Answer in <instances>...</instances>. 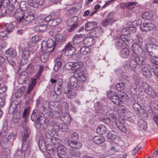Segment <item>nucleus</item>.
<instances>
[{
  "mask_svg": "<svg viewBox=\"0 0 158 158\" xmlns=\"http://www.w3.org/2000/svg\"><path fill=\"white\" fill-rule=\"evenodd\" d=\"M132 49L133 52L136 55H139L143 52L141 47L137 44H133Z\"/></svg>",
  "mask_w": 158,
  "mask_h": 158,
  "instance_id": "nucleus-19",
  "label": "nucleus"
},
{
  "mask_svg": "<svg viewBox=\"0 0 158 158\" xmlns=\"http://www.w3.org/2000/svg\"><path fill=\"white\" fill-rule=\"evenodd\" d=\"M24 11L21 10L19 12H16L15 15L18 17V21L19 24L22 26V22L24 18V16L26 15V13L23 12Z\"/></svg>",
  "mask_w": 158,
  "mask_h": 158,
  "instance_id": "nucleus-20",
  "label": "nucleus"
},
{
  "mask_svg": "<svg viewBox=\"0 0 158 158\" xmlns=\"http://www.w3.org/2000/svg\"><path fill=\"white\" fill-rule=\"evenodd\" d=\"M49 106L48 102L46 101L44 102L42 105L43 109L45 114L48 112Z\"/></svg>",
  "mask_w": 158,
  "mask_h": 158,
  "instance_id": "nucleus-63",
  "label": "nucleus"
},
{
  "mask_svg": "<svg viewBox=\"0 0 158 158\" xmlns=\"http://www.w3.org/2000/svg\"><path fill=\"white\" fill-rule=\"evenodd\" d=\"M43 113L41 112L40 111L38 118L36 120V123L38 124L39 128H40L41 125L45 122V118L43 116Z\"/></svg>",
  "mask_w": 158,
  "mask_h": 158,
  "instance_id": "nucleus-22",
  "label": "nucleus"
},
{
  "mask_svg": "<svg viewBox=\"0 0 158 158\" xmlns=\"http://www.w3.org/2000/svg\"><path fill=\"white\" fill-rule=\"evenodd\" d=\"M155 24L152 23H142L140 25V30L143 31H147L153 30L156 28Z\"/></svg>",
  "mask_w": 158,
  "mask_h": 158,
  "instance_id": "nucleus-6",
  "label": "nucleus"
},
{
  "mask_svg": "<svg viewBox=\"0 0 158 158\" xmlns=\"http://www.w3.org/2000/svg\"><path fill=\"white\" fill-rule=\"evenodd\" d=\"M28 79V74L25 71L21 73L19 75L18 79V82L19 84H22L24 83Z\"/></svg>",
  "mask_w": 158,
  "mask_h": 158,
  "instance_id": "nucleus-11",
  "label": "nucleus"
},
{
  "mask_svg": "<svg viewBox=\"0 0 158 158\" xmlns=\"http://www.w3.org/2000/svg\"><path fill=\"white\" fill-rule=\"evenodd\" d=\"M53 37H54L56 42H61L62 43H64L65 41V39L63 37V35L57 33L56 34V33H53Z\"/></svg>",
  "mask_w": 158,
  "mask_h": 158,
  "instance_id": "nucleus-28",
  "label": "nucleus"
},
{
  "mask_svg": "<svg viewBox=\"0 0 158 158\" xmlns=\"http://www.w3.org/2000/svg\"><path fill=\"white\" fill-rule=\"evenodd\" d=\"M130 101L132 105L133 109L137 114L141 116L142 114H144V113H145V110L143 109H141V106L137 102L135 98H131L130 99Z\"/></svg>",
  "mask_w": 158,
  "mask_h": 158,
  "instance_id": "nucleus-5",
  "label": "nucleus"
},
{
  "mask_svg": "<svg viewBox=\"0 0 158 158\" xmlns=\"http://www.w3.org/2000/svg\"><path fill=\"white\" fill-rule=\"evenodd\" d=\"M142 17L144 19L150 20L153 18V14L151 12H146L142 14Z\"/></svg>",
  "mask_w": 158,
  "mask_h": 158,
  "instance_id": "nucleus-40",
  "label": "nucleus"
},
{
  "mask_svg": "<svg viewBox=\"0 0 158 158\" xmlns=\"http://www.w3.org/2000/svg\"><path fill=\"white\" fill-rule=\"evenodd\" d=\"M94 39L92 37H87L84 38V43L88 46H90L94 43Z\"/></svg>",
  "mask_w": 158,
  "mask_h": 158,
  "instance_id": "nucleus-44",
  "label": "nucleus"
},
{
  "mask_svg": "<svg viewBox=\"0 0 158 158\" xmlns=\"http://www.w3.org/2000/svg\"><path fill=\"white\" fill-rule=\"evenodd\" d=\"M48 48H52L50 50H48L50 52H52L55 47V42L52 39H49L46 41Z\"/></svg>",
  "mask_w": 158,
  "mask_h": 158,
  "instance_id": "nucleus-39",
  "label": "nucleus"
},
{
  "mask_svg": "<svg viewBox=\"0 0 158 158\" xmlns=\"http://www.w3.org/2000/svg\"><path fill=\"white\" fill-rule=\"evenodd\" d=\"M59 129H60L61 131L62 132H69L67 125L65 124L61 123L59 124Z\"/></svg>",
  "mask_w": 158,
  "mask_h": 158,
  "instance_id": "nucleus-54",
  "label": "nucleus"
},
{
  "mask_svg": "<svg viewBox=\"0 0 158 158\" xmlns=\"http://www.w3.org/2000/svg\"><path fill=\"white\" fill-rule=\"evenodd\" d=\"M50 56V54L49 52L43 53L40 56V59L42 62L45 63L48 61Z\"/></svg>",
  "mask_w": 158,
  "mask_h": 158,
  "instance_id": "nucleus-38",
  "label": "nucleus"
},
{
  "mask_svg": "<svg viewBox=\"0 0 158 158\" xmlns=\"http://www.w3.org/2000/svg\"><path fill=\"white\" fill-rule=\"evenodd\" d=\"M50 142L54 145H57L61 142V140L57 137H52L50 139Z\"/></svg>",
  "mask_w": 158,
  "mask_h": 158,
  "instance_id": "nucleus-60",
  "label": "nucleus"
},
{
  "mask_svg": "<svg viewBox=\"0 0 158 158\" xmlns=\"http://www.w3.org/2000/svg\"><path fill=\"white\" fill-rule=\"evenodd\" d=\"M67 143L70 147L75 149H80L82 146V144L81 142L72 140H68Z\"/></svg>",
  "mask_w": 158,
  "mask_h": 158,
  "instance_id": "nucleus-9",
  "label": "nucleus"
},
{
  "mask_svg": "<svg viewBox=\"0 0 158 158\" xmlns=\"http://www.w3.org/2000/svg\"><path fill=\"white\" fill-rule=\"evenodd\" d=\"M6 27V31L8 32H11L15 28V26L11 23H5L4 24Z\"/></svg>",
  "mask_w": 158,
  "mask_h": 158,
  "instance_id": "nucleus-49",
  "label": "nucleus"
},
{
  "mask_svg": "<svg viewBox=\"0 0 158 158\" xmlns=\"http://www.w3.org/2000/svg\"><path fill=\"white\" fill-rule=\"evenodd\" d=\"M77 78L74 76H72L70 79V82L71 86L76 88L78 85Z\"/></svg>",
  "mask_w": 158,
  "mask_h": 158,
  "instance_id": "nucleus-43",
  "label": "nucleus"
},
{
  "mask_svg": "<svg viewBox=\"0 0 158 158\" xmlns=\"http://www.w3.org/2000/svg\"><path fill=\"white\" fill-rule=\"evenodd\" d=\"M97 23L94 22H89L85 25V29L86 31L92 30L94 27H96Z\"/></svg>",
  "mask_w": 158,
  "mask_h": 158,
  "instance_id": "nucleus-25",
  "label": "nucleus"
},
{
  "mask_svg": "<svg viewBox=\"0 0 158 158\" xmlns=\"http://www.w3.org/2000/svg\"><path fill=\"white\" fill-rule=\"evenodd\" d=\"M39 112L36 110H33L31 116V119L32 121H36L38 118Z\"/></svg>",
  "mask_w": 158,
  "mask_h": 158,
  "instance_id": "nucleus-58",
  "label": "nucleus"
},
{
  "mask_svg": "<svg viewBox=\"0 0 158 158\" xmlns=\"http://www.w3.org/2000/svg\"><path fill=\"white\" fill-rule=\"evenodd\" d=\"M93 143L96 144H100L103 143L105 141V138L101 135L94 136L92 139Z\"/></svg>",
  "mask_w": 158,
  "mask_h": 158,
  "instance_id": "nucleus-13",
  "label": "nucleus"
},
{
  "mask_svg": "<svg viewBox=\"0 0 158 158\" xmlns=\"http://www.w3.org/2000/svg\"><path fill=\"white\" fill-rule=\"evenodd\" d=\"M39 146L40 150L43 152L46 151V145L44 139L43 138H41L39 139Z\"/></svg>",
  "mask_w": 158,
  "mask_h": 158,
  "instance_id": "nucleus-35",
  "label": "nucleus"
},
{
  "mask_svg": "<svg viewBox=\"0 0 158 158\" xmlns=\"http://www.w3.org/2000/svg\"><path fill=\"white\" fill-rule=\"evenodd\" d=\"M57 155L60 158H62L60 156L64 155L66 153L67 149L65 146L62 144L59 145L57 148Z\"/></svg>",
  "mask_w": 158,
  "mask_h": 158,
  "instance_id": "nucleus-15",
  "label": "nucleus"
},
{
  "mask_svg": "<svg viewBox=\"0 0 158 158\" xmlns=\"http://www.w3.org/2000/svg\"><path fill=\"white\" fill-rule=\"evenodd\" d=\"M135 36L136 37L135 39L136 43L135 44H137L138 45L141 46L143 40V38L141 35L139 34H138L137 35H136Z\"/></svg>",
  "mask_w": 158,
  "mask_h": 158,
  "instance_id": "nucleus-57",
  "label": "nucleus"
},
{
  "mask_svg": "<svg viewBox=\"0 0 158 158\" xmlns=\"http://www.w3.org/2000/svg\"><path fill=\"white\" fill-rule=\"evenodd\" d=\"M77 79L80 81L84 82L87 80V77L84 73L80 72L77 74Z\"/></svg>",
  "mask_w": 158,
  "mask_h": 158,
  "instance_id": "nucleus-41",
  "label": "nucleus"
},
{
  "mask_svg": "<svg viewBox=\"0 0 158 158\" xmlns=\"http://www.w3.org/2000/svg\"><path fill=\"white\" fill-rule=\"evenodd\" d=\"M145 64L144 59L142 57L136 56L131 60L130 66L132 70L134 69L137 66H141Z\"/></svg>",
  "mask_w": 158,
  "mask_h": 158,
  "instance_id": "nucleus-4",
  "label": "nucleus"
},
{
  "mask_svg": "<svg viewBox=\"0 0 158 158\" xmlns=\"http://www.w3.org/2000/svg\"><path fill=\"white\" fill-rule=\"evenodd\" d=\"M25 152L20 150H18L15 154V158H24Z\"/></svg>",
  "mask_w": 158,
  "mask_h": 158,
  "instance_id": "nucleus-47",
  "label": "nucleus"
},
{
  "mask_svg": "<svg viewBox=\"0 0 158 158\" xmlns=\"http://www.w3.org/2000/svg\"><path fill=\"white\" fill-rule=\"evenodd\" d=\"M17 105L15 102H13L10 105L9 110V112L10 114H12L15 111L17 107Z\"/></svg>",
  "mask_w": 158,
  "mask_h": 158,
  "instance_id": "nucleus-53",
  "label": "nucleus"
},
{
  "mask_svg": "<svg viewBox=\"0 0 158 158\" xmlns=\"http://www.w3.org/2000/svg\"><path fill=\"white\" fill-rule=\"evenodd\" d=\"M137 82L141 91L144 90L152 98H154L158 97V89H153L147 82H143L142 79H137Z\"/></svg>",
  "mask_w": 158,
  "mask_h": 158,
  "instance_id": "nucleus-1",
  "label": "nucleus"
},
{
  "mask_svg": "<svg viewBox=\"0 0 158 158\" xmlns=\"http://www.w3.org/2000/svg\"><path fill=\"white\" fill-rule=\"evenodd\" d=\"M146 50L148 53L151 56H152L151 54L152 51L156 47V46L150 43H147L146 44Z\"/></svg>",
  "mask_w": 158,
  "mask_h": 158,
  "instance_id": "nucleus-46",
  "label": "nucleus"
},
{
  "mask_svg": "<svg viewBox=\"0 0 158 158\" xmlns=\"http://www.w3.org/2000/svg\"><path fill=\"white\" fill-rule=\"evenodd\" d=\"M131 38L126 35H121L119 38L116 40L115 46L117 49L125 47L129 42L132 41Z\"/></svg>",
  "mask_w": 158,
  "mask_h": 158,
  "instance_id": "nucleus-2",
  "label": "nucleus"
},
{
  "mask_svg": "<svg viewBox=\"0 0 158 158\" xmlns=\"http://www.w3.org/2000/svg\"><path fill=\"white\" fill-rule=\"evenodd\" d=\"M29 44L27 42H23L21 43L19 48V50L20 51H25L28 49Z\"/></svg>",
  "mask_w": 158,
  "mask_h": 158,
  "instance_id": "nucleus-45",
  "label": "nucleus"
},
{
  "mask_svg": "<svg viewBox=\"0 0 158 158\" xmlns=\"http://www.w3.org/2000/svg\"><path fill=\"white\" fill-rule=\"evenodd\" d=\"M55 105L56 106V109L57 110L56 111H55L54 110H53L51 111H50L48 113V116L49 118H51L53 117L54 116L55 117H58L59 116H57L56 114L58 113V111L60 108V102L58 101H56L55 102Z\"/></svg>",
  "mask_w": 158,
  "mask_h": 158,
  "instance_id": "nucleus-16",
  "label": "nucleus"
},
{
  "mask_svg": "<svg viewBox=\"0 0 158 158\" xmlns=\"http://www.w3.org/2000/svg\"><path fill=\"white\" fill-rule=\"evenodd\" d=\"M19 7L21 10L23 11L25 13L29 10L30 8H33V7H31L28 5L27 3L25 1L21 2L19 4Z\"/></svg>",
  "mask_w": 158,
  "mask_h": 158,
  "instance_id": "nucleus-17",
  "label": "nucleus"
},
{
  "mask_svg": "<svg viewBox=\"0 0 158 158\" xmlns=\"http://www.w3.org/2000/svg\"><path fill=\"white\" fill-rule=\"evenodd\" d=\"M61 21V19L59 17H52L49 22V25L51 27H54L59 24Z\"/></svg>",
  "mask_w": 158,
  "mask_h": 158,
  "instance_id": "nucleus-18",
  "label": "nucleus"
},
{
  "mask_svg": "<svg viewBox=\"0 0 158 158\" xmlns=\"http://www.w3.org/2000/svg\"><path fill=\"white\" fill-rule=\"evenodd\" d=\"M1 152L3 155L8 156L10 153V149L9 147H3L2 148Z\"/></svg>",
  "mask_w": 158,
  "mask_h": 158,
  "instance_id": "nucleus-61",
  "label": "nucleus"
},
{
  "mask_svg": "<svg viewBox=\"0 0 158 158\" xmlns=\"http://www.w3.org/2000/svg\"><path fill=\"white\" fill-rule=\"evenodd\" d=\"M106 108L105 106H102V105L99 103H97V106L96 107V111L99 115L102 114L105 111V109Z\"/></svg>",
  "mask_w": 158,
  "mask_h": 158,
  "instance_id": "nucleus-27",
  "label": "nucleus"
},
{
  "mask_svg": "<svg viewBox=\"0 0 158 158\" xmlns=\"http://www.w3.org/2000/svg\"><path fill=\"white\" fill-rule=\"evenodd\" d=\"M143 75L147 78H151L152 77V74L149 69L146 67H144L142 69Z\"/></svg>",
  "mask_w": 158,
  "mask_h": 158,
  "instance_id": "nucleus-29",
  "label": "nucleus"
},
{
  "mask_svg": "<svg viewBox=\"0 0 158 158\" xmlns=\"http://www.w3.org/2000/svg\"><path fill=\"white\" fill-rule=\"evenodd\" d=\"M116 133L114 131H109L107 134V137L109 139H113L116 136Z\"/></svg>",
  "mask_w": 158,
  "mask_h": 158,
  "instance_id": "nucleus-64",
  "label": "nucleus"
},
{
  "mask_svg": "<svg viewBox=\"0 0 158 158\" xmlns=\"http://www.w3.org/2000/svg\"><path fill=\"white\" fill-rule=\"evenodd\" d=\"M62 120L66 123L68 124L70 122L71 118L69 114L66 113L64 114V116L62 118Z\"/></svg>",
  "mask_w": 158,
  "mask_h": 158,
  "instance_id": "nucleus-52",
  "label": "nucleus"
},
{
  "mask_svg": "<svg viewBox=\"0 0 158 158\" xmlns=\"http://www.w3.org/2000/svg\"><path fill=\"white\" fill-rule=\"evenodd\" d=\"M130 51L127 48H122L121 50L120 56L123 58H127L130 55Z\"/></svg>",
  "mask_w": 158,
  "mask_h": 158,
  "instance_id": "nucleus-26",
  "label": "nucleus"
},
{
  "mask_svg": "<svg viewBox=\"0 0 158 158\" xmlns=\"http://www.w3.org/2000/svg\"><path fill=\"white\" fill-rule=\"evenodd\" d=\"M6 54L10 56L13 58L17 55V52L13 48H9L6 50Z\"/></svg>",
  "mask_w": 158,
  "mask_h": 158,
  "instance_id": "nucleus-42",
  "label": "nucleus"
},
{
  "mask_svg": "<svg viewBox=\"0 0 158 158\" xmlns=\"http://www.w3.org/2000/svg\"><path fill=\"white\" fill-rule=\"evenodd\" d=\"M108 96L110 98L111 100L114 103L117 105L120 104L121 101L119 99V97L117 94L111 96L108 95Z\"/></svg>",
  "mask_w": 158,
  "mask_h": 158,
  "instance_id": "nucleus-37",
  "label": "nucleus"
},
{
  "mask_svg": "<svg viewBox=\"0 0 158 158\" xmlns=\"http://www.w3.org/2000/svg\"><path fill=\"white\" fill-rule=\"evenodd\" d=\"M69 152L71 156L74 157H79L81 155L80 152L76 150H70Z\"/></svg>",
  "mask_w": 158,
  "mask_h": 158,
  "instance_id": "nucleus-62",
  "label": "nucleus"
},
{
  "mask_svg": "<svg viewBox=\"0 0 158 158\" xmlns=\"http://www.w3.org/2000/svg\"><path fill=\"white\" fill-rule=\"evenodd\" d=\"M21 52H22L21 56L23 60H21L20 63L23 65L27 63V59L29 58L30 54L29 50H26Z\"/></svg>",
  "mask_w": 158,
  "mask_h": 158,
  "instance_id": "nucleus-10",
  "label": "nucleus"
},
{
  "mask_svg": "<svg viewBox=\"0 0 158 158\" xmlns=\"http://www.w3.org/2000/svg\"><path fill=\"white\" fill-rule=\"evenodd\" d=\"M47 26L45 24H41L35 27L34 29L37 32H43L47 28Z\"/></svg>",
  "mask_w": 158,
  "mask_h": 158,
  "instance_id": "nucleus-36",
  "label": "nucleus"
},
{
  "mask_svg": "<svg viewBox=\"0 0 158 158\" xmlns=\"http://www.w3.org/2000/svg\"><path fill=\"white\" fill-rule=\"evenodd\" d=\"M66 50L65 53L68 52L69 51H73L74 52L75 50L74 47L70 43H68L65 47L62 50V51Z\"/></svg>",
  "mask_w": 158,
  "mask_h": 158,
  "instance_id": "nucleus-50",
  "label": "nucleus"
},
{
  "mask_svg": "<svg viewBox=\"0 0 158 158\" xmlns=\"http://www.w3.org/2000/svg\"><path fill=\"white\" fill-rule=\"evenodd\" d=\"M76 94L75 89H74L71 88L68 93V97L69 98H73L74 97Z\"/></svg>",
  "mask_w": 158,
  "mask_h": 158,
  "instance_id": "nucleus-59",
  "label": "nucleus"
},
{
  "mask_svg": "<svg viewBox=\"0 0 158 158\" xmlns=\"http://www.w3.org/2000/svg\"><path fill=\"white\" fill-rule=\"evenodd\" d=\"M30 133V130L29 128L26 127L24 130L22 131L21 135L23 139L25 141V139L27 138Z\"/></svg>",
  "mask_w": 158,
  "mask_h": 158,
  "instance_id": "nucleus-34",
  "label": "nucleus"
},
{
  "mask_svg": "<svg viewBox=\"0 0 158 158\" xmlns=\"http://www.w3.org/2000/svg\"><path fill=\"white\" fill-rule=\"evenodd\" d=\"M90 51L89 48L86 46L82 47L80 50L81 53L82 55L87 54L90 52Z\"/></svg>",
  "mask_w": 158,
  "mask_h": 158,
  "instance_id": "nucleus-51",
  "label": "nucleus"
},
{
  "mask_svg": "<svg viewBox=\"0 0 158 158\" xmlns=\"http://www.w3.org/2000/svg\"><path fill=\"white\" fill-rule=\"evenodd\" d=\"M36 82V79H32L31 82L29 84V87L27 90V93H29L33 89V87L35 86Z\"/></svg>",
  "mask_w": 158,
  "mask_h": 158,
  "instance_id": "nucleus-48",
  "label": "nucleus"
},
{
  "mask_svg": "<svg viewBox=\"0 0 158 158\" xmlns=\"http://www.w3.org/2000/svg\"><path fill=\"white\" fill-rule=\"evenodd\" d=\"M85 35H76L73 38L72 41L74 44H77L84 41Z\"/></svg>",
  "mask_w": 158,
  "mask_h": 158,
  "instance_id": "nucleus-14",
  "label": "nucleus"
},
{
  "mask_svg": "<svg viewBox=\"0 0 158 158\" xmlns=\"http://www.w3.org/2000/svg\"><path fill=\"white\" fill-rule=\"evenodd\" d=\"M35 10L30 8L26 13V15L22 22V26H25L33 21L35 19Z\"/></svg>",
  "mask_w": 158,
  "mask_h": 158,
  "instance_id": "nucleus-3",
  "label": "nucleus"
},
{
  "mask_svg": "<svg viewBox=\"0 0 158 158\" xmlns=\"http://www.w3.org/2000/svg\"><path fill=\"white\" fill-rule=\"evenodd\" d=\"M54 61L56 64L54 66V69L55 71H57L61 67L62 60L60 56L57 57L55 58Z\"/></svg>",
  "mask_w": 158,
  "mask_h": 158,
  "instance_id": "nucleus-24",
  "label": "nucleus"
},
{
  "mask_svg": "<svg viewBox=\"0 0 158 158\" xmlns=\"http://www.w3.org/2000/svg\"><path fill=\"white\" fill-rule=\"evenodd\" d=\"M22 147L23 151H27L29 148V143L28 141L27 140L24 141L22 143Z\"/></svg>",
  "mask_w": 158,
  "mask_h": 158,
  "instance_id": "nucleus-56",
  "label": "nucleus"
},
{
  "mask_svg": "<svg viewBox=\"0 0 158 158\" xmlns=\"http://www.w3.org/2000/svg\"><path fill=\"white\" fill-rule=\"evenodd\" d=\"M114 121L117 127L122 131L125 133L127 132V130L126 127L123 124L118 120L116 118L115 119Z\"/></svg>",
  "mask_w": 158,
  "mask_h": 158,
  "instance_id": "nucleus-23",
  "label": "nucleus"
},
{
  "mask_svg": "<svg viewBox=\"0 0 158 158\" xmlns=\"http://www.w3.org/2000/svg\"><path fill=\"white\" fill-rule=\"evenodd\" d=\"M72 67V69H74L75 71L78 69L81 68L84 65L83 63L81 62H78L73 63H71Z\"/></svg>",
  "mask_w": 158,
  "mask_h": 158,
  "instance_id": "nucleus-33",
  "label": "nucleus"
},
{
  "mask_svg": "<svg viewBox=\"0 0 158 158\" xmlns=\"http://www.w3.org/2000/svg\"><path fill=\"white\" fill-rule=\"evenodd\" d=\"M158 58H155L153 56L150 58V61L152 63V65L151 66V69L152 71L158 68Z\"/></svg>",
  "mask_w": 158,
  "mask_h": 158,
  "instance_id": "nucleus-21",
  "label": "nucleus"
},
{
  "mask_svg": "<svg viewBox=\"0 0 158 158\" xmlns=\"http://www.w3.org/2000/svg\"><path fill=\"white\" fill-rule=\"evenodd\" d=\"M138 3L136 2H127V9L131 10L135 8V6H138Z\"/></svg>",
  "mask_w": 158,
  "mask_h": 158,
  "instance_id": "nucleus-55",
  "label": "nucleus"
},
{
  "mask_svg": "<svg viewBox=\"0 0 158 158\" xmlns=\"http://www.w3.org/2000/svg\"><path fill=\"white\" fill-rule=\"evenodd\" d=\"M78 17L76 16L73 17L69 19L67 21L66 23L67 26L73 25L78 24L77 20Z\"/></svg>",
  "mask_w": 158,
  "mask_h": 158,
  "instance_id": "nucleus-30",
  "label": "nucleus"
},
{
  "mask_svg": "<svg viewBox=\"0 0 158 158\" xmlns=\"http://www.w3.org/2000/svg\"><path fill=\"white\" fill-rule=\"evenodd\" d=\"M28 2L31 6L37 8L39 6H42L44 4L45 0H35V2L33 0H28Z\"/></svg>",
  "mask_w": 158,
  "mask_h": 158,
  "instance_id": "nucleus-12",
  "label": "nucleus"
},
{
  "mask_svg": "<svg viewBox=\"0 0 158 158\" xmlns=\"http://www.w3.org/2000/svg\"><path fill=\"white\" fill-rule=\"evenodd\" d=\"M96 131L99 134H103L107 132V129L105 125H101L98 126Z\"/></svg>",
  "mask_w": 158,
  "mask_h": 158,
  "instance_id": "nucleus-32",
  "label": "nucleus"
},
{
  "mask_svg": "<svg viewBox=\"0 0 158 158\" xmlns=\"http://www.w3.org/2000/svg\"><path fill=\"white\" fill-rule=\"evenodd\" d=\"M138 125L141 130L142 131H145L147 129V125L146 123L143 120H139Z\"/></svg>",
  "mask_w": 158,
  "mask_h": 158,
  "instance_id": "nucleus-31",
  "label": "nucleus"
},
{
  "mask_svg": "<svg viewBox=\"0 0 158 158\" xmlns=\"http://www.w3.org/2000/svg\"><path fill=\"white\" fill-rule=\"evenodd\" d=\"M114 13L113 12H110L108 13L107 18L103 21L102 24L103 26H106L108 25L111 24L114 22L113 19Z\"/></svg>",
  "mask_w": 158,
  "mask_h": 158,
  "instance_id": "nucleus-7",
  "label": "nucleus"
},
{
  "mask_svg": "<svg viewBox=\"0 0 158 158\" xmlns=\"http://www.w3.org/2000/svg\"><path fill=\"white\" fill-rule=\"evenodd\" d=\"M103 30L102 28L98 27H94L89 32L90 36L94 37H98L102 34Z\"/></svg>",
  "mask_w": 158,
  "mask_h": 158,
  "instance_id": "nucleus-8",
  "label": "nucleus"
}]
</instances>
